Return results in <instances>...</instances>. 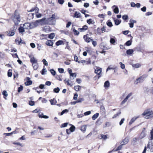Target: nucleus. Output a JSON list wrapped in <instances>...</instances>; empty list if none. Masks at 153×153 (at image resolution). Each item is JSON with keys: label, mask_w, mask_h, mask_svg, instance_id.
Returning <instances> with one entry per match:
<instances>
[{"label": "nucleus", "mask_w": 153, "mask_h": 153, "mask_svg": "<svg viewBox=\"0 0 153 153\" xmlns=\"http://www.w3.org/2000/svg\"><path fill=\"white\" fill-rule=\"evenodd\" d=\"M30 62L32 63L33 67L34 70H37L39 67V64L37 59L33 56L30 57Z\"/></svg>", "instance_id": "nucleus-3"}, {"label": "nucleus", "mask_w": 153, "mask_h": 153, "mask_svg": "<svg viewBox=\"0 0 153 153\" xmlns=\"http://www.w3.org/2000/svg\"><path fill=\"white\" fill-rule=\"evenodd\" d=\"M129 140V137H126L123 140V141L121 143V144L123 145L126 144L128 143Z\"/></svg>", "instance_id": "nucleus-8"}, {"label": "nucleus", "mask_w": 153, "mask_h": 153, "mask_svg": "<svg viewBox=\"0 0 153 153\" xmlns=\"http://www.w3.org/2000/svg\"><path fill=\"white\" fill-rule=\"evenodd\" d=\"M70 75L71 77H73V79H74V78H75L76 77V73H72V74H71V75ZM70 78L71 79H72L71 77H70Z\"/></svg>", "instance_id": "nucleus-41"}, {"label": "nucleus", "mask_w": 153, "mask_h": 153, "mask_svg": "<svg viewBox=\"0 0 153 153\" xmlns=\"http://www.w3.org/2000/svg\"><path fill=\"white\" fill-rule=\"evenodd\" d=\"M30 78L29 77H27L26 78L27 80V82H25V84L26 86L30 85L32 84V82L30 80Z\"/></svg>", "instance_id": "nucleus-9"}, {"label": "nucleus", "mask_w": 153, "mask_h": 153, "mask_svg": "<svg viewBox=\"0 0 153 153\" xmlns=\"http://www.w3.org/2000/svg\"><path fill=\"white\" fill-rule=\"evenodd\" d=\"M147 76L146 75H144L136 79L135 81V83L136 84H137L139 83L143 82L145 80Z\"/></svg>", "instance_id": "nucleus-6"}, {"label": "nucleus", "mask_w": 153, "mask_h": 153, "mask_svg": "<svg viewBox=\"0 0 153 153\" xmlns=\"http://www.w3.org/2000/svg\"><path fill=\"white\" fill-rule=\"evenodd\" d=\"M2 94L5 97H7L8 96L7 92L6 91H4L2 92Z\"/></svg>", "instance_id": "nucleus-47"}, {"label": "nucleus", "mask_w": 153, "mask_h": 153, "mask_svg": "<svg viewBox=\"0 0 153 153\" xmlns=\"http://www.w3.org/2000/svg\"><path fill=\"white\" fill-rule=\"evenodd\" d=\"M119 64L120 65V67L122 69H124L125 68V65L123 64L122 62H120Z\"/></svg>", "instance_id": "nucleus-48"}, {"label": "nucleus", "mask_w": 153, "mask_h": 153, "mask_svg": "<svg viewBox=\"0 0 153 153\" xmlns=\"http://www.w3.org/2000/svg\"><path fill=\"white\" fill-rule=\"evenodd\" d=\"M142 115L146 119L153 117V111L150 109L146 110L142 114Z\"/></svg>", "instance_id": "nucleus-2"}, {"label": "nucleus", "mask_w": 153, "mask_h": 153, "mask_svg": "<svg viewBox=\"0 0 153 153\" xmlns=\"http://www.w3.org/2000/svg\"><path fill=\"white\" fill-rule=\"evenodd\" d=\"M73 32L74 35H78L79 34V32L74 29H73Z\"/></svg>", "instance_id": "nucleus-44"}, {"label": "nucleus", "mask_w": 153, "mask_h": 153, "mask_svg": "<svg viewBox=\"0 0 153 153\" xmlns=\"http://www.w3.org/2000/svg\"><path fill=\"white\" fill-rule=\"evenodd\" d=\"M24 29H25L24 27H20L19 28V30L20 32V33H22L23 32H24L25 31Z\"/></svg>", "instance_id": "nucleus-37"}, {"label": "nucleus", "mask_w": 153, "mask_h": 153, "mask_svg": "<svg viewBox=\"0 0 153 153\" xmlns=\"http://www.w3.org/2000/svg\"><path fill=\"white\" fill-rule=\"evenodd\" d=\"M110 42L111 44H112L113 45H114L116 41L113 38H111Z\"/></svg>", "instance_id": "nucleus-35"}, {"label": "nucleus", "mask_w": 153, "mask_h": 153, "mask_svg": "<svg viewBox=\"0 0 153 153\" xmlns=\"http://www.w3.org/2000/svg\"><path fill=\"white\" fill-rule=\"evenodd\" d=\"M60 90V88L59 87L53 89V92L56 93H58Z\"/></svg>", "instance_id": "nucleus-39"}, {"label": "nucleus", "mask_w": 153, "mask_h": 153, "mask_svg": "<svg viewBox=\"0 0 153 153\" xmlns=\"http://www.w3.org/2000/svg\"><path fill=\"white\" fill-rule=\"evenodd\" d=\"M139 117V116L137 117H134L131 119L130 122H129V125H131L137 118Z\"/></svg>", "instance_id": "nucleus-18"}, {"label": "nucleus", "mask_w": 153, "mask_h": 153, "mask_svg": "<svg viewBox=\"0 0 153 153\" xmlns=\"http://www.w3.org/2000/svg\"><path fill=\"white\" fill-rule=\"evenodd\" d=\"M12 70H9L7 73V75L8 77H11L12 76V73L11 72Z\"/></svg>", "instance_id": "nucleus-45"}, {"label": "nucleus", "mask_w": 153, "mask_h": 153, "mask_svg": "<svg viewBox=\"0 0 153 153\" xmlns=\"http://www.w3.org/2000/svg\"><path fill=\"white\" fill-rule=\"evenodd\" d=\"M125 120V119L123 118L121 119V121H120L119 124L120 126H121L123 123H124V121Z\"/></svg>", "instance_id": "nucleus-64"}, {"label": "nucleus", "mask_w": 153, "mask_h": 153, "mask_svg": "<svg viewBox=\"0 0 153 153\" xmlns=\"http://www.w3.org/2000/svg\"><path fill=\"white\" fill-rule=\"evenodd\" d=\"M42 62L43 63V64L46 66H48V62L46 61V59H42Z\"/></svg>", "instance_id": "nucleus-38"}, {"label": "nucleus", "mask_w": 153, "mask_h": 153, "mask_svg": "<svg viewBox=\"0 0 153 153\" xmlns=\"http://www.w3.org/2000/svg\"><path fill=\"white\" fill-rule=\"evenodd\" d=\"M30 24L29 23H26L23 25L24 28L25 29H30Z\"/></svg>", "instance_id": "nucleus-16"}, {"label": "nucleus", "mask_w": 153, "mask_h": 153, "mask_svg": "<svg viewBox=\"0 0 153 153\" xmlns=\"http://www.w3.org/2000/svg\"><path fill=\"white\" fill-rule=\"evenodd\" d=\"M100 48H103L105 50H108L110 48L107 47L105 46H102V45H100Z\"/></svg>", "instance_id": "nucleus-50"}, {"label": "nucleus", "mask_w": 153, "mask_h": 153, "mask_svg": "<svg viewBox=\"0 0 153 153\" xmlns=\"http://www.w3.org/2000/svg\"><path fill=\"white\" fill-rule=\"evenodd\" d=\"M128 18V16L127 15H124L122 16V19L124 20H126Z\"/></svg>", "instance_id": "nucleus-55"}, {"label": "nucleus", "mask_w": 153, "mask_h": 153, "mask_svg": "<svg viewBox=\"0 0 153 153\" xmlns=\"http://www.w3.org/2000/svg\"><path fill=\"white\" fill-rule=\"evenodd\" d=\"M84 100L82 98H79L78 100L76 101L77 103H80Z\"/></svg>", "instance_id": "nucleus-51"}, {"label": "nucleus", "mask_w": 153, "mask_h": 153, "mask_svg": "<svg viewBox=\"0 0 153 153\" xmlns=\"http://www.w3.org/2000/svg\"><path fill=\"white\" fill-rule=\"evenodd\" d=\"M120 114H121V112H119L118 113L115 114L114 115L112 118L113 119L116 118Z\"/></svg>", "instance_id": "nucleus-61"}, {"label": "nucleus", "mask_w": 153, "mask_h": 153, "mask_svg": "<svg viewBox=\"0 0 153 153\" xmlns=\"http://www.w3.org/2000/svg\"><path fill=\"white\" fill-rule=\"evenodd\" d=\"M39 10V9L37 7L32 8L30 10L28 11V12H32L35 11V15L37 18H39L42 16L41 13H38Z\"/></svg>", "instance_id": "nucleus-5"}, {"label": "nucleus", "mask_w": 153, "mask_h": 153, "mask_svg": "<svg viewBox=\"0 0 153 153\" xmlns=\"http://www.w3.org/2000/svg\"><path fill=\"white\" fill-rule=\"evenodd\" d=\"M59 72L60 73H62L64 71V70L62 68H59L58 69Z\"/></svg>", "instance_id": "nucleus-59"}, {"label": "nucleus", "mask_w": 153, "mask_h": 153, "mask_svg": "<svg viewBox=\"0 0 153 153\" xmlns=\"http://www.w3.org/2000/svg\"><path fill=\"white\" fill-rule=\"evenodd\" d=\"M107 25L110 27L112 26L113 25L112 22H111L109 21L107 23Z\"/></svg>", "instance_id": "nucleus-56"}, {"label": "nucleus", "mask_w": 153, "mask_h": 153, "mask_svg": "<svg viewBox=\"0 0 153 153\" xmlns=\"http://www.w3.org/2000/svg\"><path fill=\"white\" fill-rule=\"evenodd\" d=\"M110 85V83L109 81H106L104 83V86L106 89L109 87Z\"/></svg>", "instance_id": "nucleus-23"}, {"label": "nucleus", "mask_w": 153, "mask_h": 153, "mask_svg": "<svg viewBox=\"0 0 153 153\" xmlns=\"http://www.w3.org/2000/svg\"><path fill=\"white\" fill-rule=\"evenodd\" d=\"M98 138L100 139H103L104 140H105L107 139L108 137L107 136V135H104L102 134L98 136Z\"/></svg>", "instance_id": "nucleus-19"}, {"label": "nucleus", "mask_w": 153, "mask_h": 153, "mask_svg": "<svg viewBox=\"0 0 153 153\" xmlns=\"http://www.w3.org/2000/svg\"><path fill=\"white\" fill-rule=\"evenodd\" d=\"M132 39H131L130 40L127 41L125 43V45L127 46H129L131 45V43L132 42Z\"/></svg>", "instance_id": "nucleus-32"}, {"label": "nucleus", "mask_w": 153, "mask_h": 153, "mask_svg": "<svg viewBox=\"0 0 153 153\" xmlns=\"http://www.w3.org/2000/svg\"><path fill=\"white\" fill-rule=\"evenodd\" d=\"M138 143V139L135 137L133 138L131 142V144L133 145H135Z\"/></svg>", "instance_id": "nucleus-15"}, {"label": "nucleus", "mask_w": 153, "mask_h": 153, "mask_svg": "<svg viewBox=\"0 0 153 153\" xmlns=\"http://www.w3.org/2000/svg\"><path fill=\"white\" fill-rule=\"evenodd\" d=\"M87 126L84 125L82 126L81 127V130L83 132H85L86 130Z\"/></svg>", "instance_id": "nucleus-26"}, {"label": "nucleus", "mask_w": 153, "mask_h": 153, "mask_svg": "<svg viewBox=\"0 0 153 153\" xmlns=\"http://www.w3.org/2000/svg\"><path fill=\"white\" fill-rule=\"evenodd\" d=\"M74 17L79 18L81 17V14L79 12L76 11L75 12Z\"/></svg>", "instance_id": "nucleus-17"}, {"label": "nucleus", "mask_w": 153, "mask_h": 153, "mask_svg": "<svg viewBox=\"0 0 153 153\" xmlns=\"http://www.w3.org/2000/svg\"><path fill=\"white\" fill-rule=\"evenodd\" d=\"M68 112V110L67 109H65V110H64L61 113L60 115H62L65 113Z\"/></svg>", "instance_id": "nucleus-43"}, {"label": "nucleus", "mask_w": 153, "mask_h": 153, "mask_svg": "<svg viewBox=\"0 0 153 153\" xmlns=\"http://www.w3.org/2000/svg\"><path fill=\"white\" fill-rule=\"evenodd\" d=\"M55 15L53 14L50 18H49L47 20L45 18V20L43 21V22L42 24H45L46 23H48L50 25H54L55 23Z\"/></svg>", "instance_id": "nucleus-4"}, {"label": "nucleus", "mask_w": 153, "mask_h": 153, "mask_svg": "<svg viewBox=\"0 0 153 153\" xmlns=\"http://www.w3.org/2000/svg\"><path fill=\"white\" fill-rule=\"evenodd\" d=\"M83 38L85 41L88 43L93 41V39L91 38L88 37L87 35H84L83 36Z\"/></svg>", "instance_id": "nucleus-10"}, {"label": "nucleus", "mask_w": 153, "mask_h": 153, "mask_svg": "<svg viewBox=\"0 0 153 153\" xmlns=\"http://www.w3.org/2000/svg\"><path fill=\"white\" fill-rule=\"evenodd\" d=\"M23 87L22 85H20V87H19L18 88V91L19 92H20L22 91L23 90Z\"/></svg>", "instance_id": "nucleus-46"}, {"label": "nucleus", "mask_w": 153, "mask_h": 153, "mask_svg": "<svg viewBox=\"0 0 153 153\" xmlns=\"http://www.w3.org/2000/svg\"><path fill=\"white\" fill-rule=\"evenodd\" d=\"M81 88L82 87L79 85L75 86L74 88V90L77 91H78L80 90Z\"/></svg>", "instance_id": "nucleus-28"}, {"label": "nucleus", "mask_w": 153, "mask_h": 153, "mask_svg": "<svg viewBox=\"0 0 153 153\" xmlns=\"http://www.w3.org/2000/svg\"><path fill=\"white\" fill-rule=\"evenodd\" d=\"M75 127L72 125L70 128V131L71 132H73L75 130Z\"/></svg>", "instance_id": "nucleus-42"}, {"label": "nucleus", "mask_w": 153, "mask_h": 153, "mask_svg": "<svg viewBox=\"0 0 153 153\" xmlns=\"http://www.w3.org/2000/svg\"><path fill=\"white\" fill-rule=\"evenodd\" d=\"M133 67L135 68H138L141 67V65L139 63L133 64H132Z\"/></svg>", "instance_id": "nucleus-30"}, {"label": "nucleus", "mask_w": 153, "mask_h": 153, "mask_svg": "<svg viewBox=\"0 0 153 153\" xmlns=\"http://www.w3.org/2000/svg\"><path fill=\"white\" fill-rule=\"evenodd\" d=\"M102 71V69L99 67H97L95 69V73L99 75L101 74Z\"/></svg>", "instance_id": "nucleus-12"}, {"label": "nucleus", "mask_w": 153, "mask_h": 153, "mask_svg": "<svg viewBox=\"0 0 153 153\" xmlns=\"http://www.w3.org/2000/svg\"><path fill=\"white\" fill-rule=\"evenodd\" d=\"M11 18L16 25L19 23L21 21L20 16L17 10H15L14 13L11 16Z\"/></svg>", "instance_id": "nucleus-1"}, {"label": "nucleus", "mask_w": 153, "mask_h": 153, "mask_svg": "<svg viewBox=\"0 0 153 153\" xmlns=\"http://www.w3.org/2000/svg\"><path fill=\"white\" fill-rule=\"evenodd\" d=\"M51 73L53 76H55L56 74V72L53 69H51L50 71Z\"/></svg>", "instance_id": "nucleus-54"}, {"label": "nucleus", "mask_w": 153, "mask_h": 153, "mask_svg": "<svg viewBox=\"0 0 153 153\" xmlns=\"http://www.w3.org/2000/svg\"><path fill=\"white\" fill-rule=\"evenodd\" d=\"M68 123H65L62 124L61 125V127L64 128L66 127L68 125Z\"/></svg>", "instance_id": "nucleus-57"}, {"label": "nucleus", "mask_w": 153, "mask_h": 153, "mask_svg": "<svg viewBox=\"0 0 153 153\" xmlns=\"http://www.w3.org/2000/svg\"><path fill=\"white\" fill-rule=\"evenodd\" d=\"M67 83V85H70L71 86H72L73 84L71 81L69 80H68V81L66 82Z\"/></svg>", "instance_id": "nucleus-49"}, {"label": "nucleus", "mask_w": 153, "mask_h": 153, "mask_svg": "<svg viewBox=\"0 0 153 153\" xmlns=\"http://www.w3.org/2000/svg\"><path fill=\"white\" fill-rule=\"evenodd\" d=\"M30 29H32V28L35 27L33 22H31V23H30Z\"/></svg>", "instance_id": "nucleus-63"}, {"label": "nucleus", "mask_w": 153, "mask_h": 153, "mask_svg": "<svg viewBox=\"0 0 153 153\" xmlns=\"http://www.w3.org/2000/svg\"><path fill=\"white\" fill-rule=\"evenodd\" d=\"M53 43L51 40H48L46 42V44L48 46H53Z\"/></svg>", "instance_id": "nucleus-21"}, {"label": "nucleus", "mask_w": 153, "mask_h": 153, "mask_svg": "<svg viewBox=\"0 0 153 153\" xmlns=\"http://www.w3.org/2000/svg\"><path fill=\"white\" fill-rule=\"evenodd\" d=\"M129 22V27L131 28L133 27L134 23H136L137 22L136 21L132 19H130Z\"/></svg>", "instance_id": "nucleus-13"}, {"label": "nucleus", "mask_w": 153, "mask_h": 153, "mask_svg": "<svg viewBox=\"0 0 153 153\" xmlns=\"http://www.w3.org/2000/svg\"><path fill=\"white\" fill-rule=\"evenodd\" d=\"M147 148H149L151 152H153V143H149Z\"/></svg>", "instance_id": "nucleus-14"}, {"label": "nucleus", "mask_w": 153, "mask_h": 153, "mask_svg": "<svg viewBox=\"0 0 153 153\" xmlns=\"http://www.w3.org/2000/svg\"><path fill=\"white\" fill-rule=\"evenodd\" d=\"M47 72L46 69L45 68H43L42 71H41V74L42 75H44L45 74V73Z\"/></svg>", "instance_id": "nucleus-52"}, {"label": "nucleus", "mask_w": 153, "mask_h": 153, "mask_svg": "<svg viewBox=\"0 0 153 153\" xmlns=\"http://www.w3.org/2000/svg\"><path fill=\"white\" fill-rule=\"evenodd\" d=\"M114 22L115 24L116 25H117L120 23L121 22V21L117 19L114 20Z\"/></svg>", "instance_id": "nucleus-36"}, {"label": "nucleus", "mask_w": 153, "mask_h": 153, "mask_svg": "<svg viewBox=\"0 0 153 153\" xmlns=\"http://www.w3.org/2000/svg\"><path fill=\"white\" fill-rule=\"evenodd\" d=\"M123 146V145H122L121 144L119 146L116 150H114V149H113L111 151H110L108 153H111L113 151H117L118 150H120L122 148V146Z\"/></svg>", "instance_id": "nucleus-24"}, {"label": "nucleus", "mask_w": 153, "mask_h": 153, "mask_svg": "<svg viewBox=\"0 0 153 153\" xmlns=\"http://www.w3.org/2000/svg\"><path fill=\"white\" fill-rule=\"evenodd\" d=\"M87 22L89 25L93 24L94 23V22L91 19L87 20Z\"/></svg>", "instance_id": "nucleus-31"}, {"label": "nucleus", "mask_w": 153, "mask_h": 153, "mask_svg": "<svg viewBox=\"0 0 153 153\" xmlns=\"http://www.w3.org/2000/svg\"><path fill=\"white\" fill-rule=\"evenodd\" d=\"M45 20V19H42L36 20L35 22H33V23L34 24V26L35 27H36L39 24V23H40L41 25H42V24L43 22V21Z\"/></svg>", "instance_id": "nucleus-7"}, {"label": "nucleus", "mask_w": 153, "mask_h": 153, "mask_svg": "<svg viewBox=\"0 0 153 153\" xmlns=\"http://www.w3.org/2000/svg\"><path fill=\"white\" fill-rule=\"evenodd\" d=\"M99 114L98 113H97L95 114H94L92 117V119L94 120L96 119L98 117Z\"/></svg>", "instance_id": "nucleus-33"}, {"label": "nucleus", "mask_w": 153, "mask_h": 153, "mask_svg": "<svg viewBox=\"0 0 153 153\" xmlns=\"http://www.w3.org/2000/svg\"><path fill=\"white\" fill-rule=\"evenodd\" d=\"M114 69L115 68L114 67H112L111 66H109L107 68L106 71H107L110 70H114Z\"/></svg>", "instance_id": "nucleus-60"}, {"label": "nucleus", "mask_w": 153, "mask_h": 153, "mask_svg": "<svg viewBox=\"0 0 153 153\" xmlns=\"http://www.w3.org/2000/svg\"><path fill=\"white\" fill-rule=\"evenodd\" d=\"M58 3L62 5L64 2V0H58Z\"/></svg>", "instance_id": "nucleus-58"}, {"label": "nucleus", "mask_w": 153, "mask_h": 153, "mask_svg": "<svg viewBox=\"0 0 153 153\" xmlns=\"http://www.w3.org/2000/svg\"><path fill=\"white\" fill-rule=\"evenodd\" d=\"M128 99L126 98L124 100L122 101L121 103V104L123 105L127 101Z\"/></svg>", "instance_id": "nucleus-62"}, {"label": "nucleus", "mask_w": 153, "mask_h": 153, "mask_svg": "<svg viewBox=\"0 0 153 153\" xmlns=\"http://www.w3.org/2000/svg\"><path fill=\"white\" fill-rule=\"evenodd\" d=\"M88 28V27L87 26L85 25L83 26L82 28H79L78 30L82 32L85 30H86Z\"/></svg>", "instance_id": "nucleus-20"}, {"label": "nucleus", "mask_w": 153, "mask_h": 153, "mask_svg": "<svg viewBox=\"0 0 153 153\" xmlns=\"http://www.w3.org/2000/svg\"><path fill=\"white\" fill-rule=\"evenodd\" d=\"M134 50L132 49H129L127 50L126 53L128 55H131L134 52Z\"/></svg>", "instance_id": "nucleus-25"}, {"label": "nucleus", "mask_w": 153, "mask_h": 153, "mask_svg": "<svg viewBox=\"0 0 153 153\" xmlns=\"http://www.w3.org/2000/svg\"><path fill=\"white\" fill-rule=\"evenodd\" d=\"M63 43V41L62 40H59L56 43V45L57 46H59L62 44Z\"/></svg>", "instance_id": "nucleus-34"}, {"label": "nucleus", "mask_w": 153, "mask_h": 153, "mask_svg": "<svg viewBox=\"0 0 153 153\" xmlns=\"http://www.w3.org/2000/svg\"><path fill=\"white\" fill-rule=\"evenodd\" d=\"M55 34L54 33H51L49 34L48 36V37L51 39H53L55 36Z\"/></svg>", "instance_id": "nucleus-40"}, {"label": "nucleus", "mask_w": 153, "mask_h": 153, "mask_svg": "<svg viewBox=\"0 0 153 153\" xmlns=\"http://www.w3.org/2000/svg\"><path fill=\"white\" fill-rule=\"evenodd\" d=\"M50 101L51 105H55L57 103V101L55 99L50 100Z\"/></svg>", "instance_id": "nucleus-27"}, {"label": "nucleus", "mask_w": 153, "mask_h": 153, "mask_svg": "<svg viewBox=\"0 0 153 153\" xmlns=\"http://www.w3.org/2000/svg\"><path fill=\"white\" fill-rule=\"evenodd\" d=\"M39 116L40 118H44L45 119H48L49 118L48 116L43 115V114L42 113H39Z\"/></svg>", "instance_id": "nucleus-22"}, {"label": "nucleus", "mask_w": 153, "mask_h": 153, "mask_svg": "<svg viewBox=\"0 0 153 153\" xmlns=\"http://www.w3.org/2000/svg\"><path fill=\"white\" fill-rule=\"evenodd\" d=\"M150 134H151L150 139L151 140H152L153 139V128L151 131Z\"/></svg>", "instance_id": "nucleus-53"}, {"label": "nucleus", "mask_w": 153, "mask_h": 153, "mask_svg": "<svg viewBox=\"0 0 153 153\" xmlns=\"http://www.w3.org/2000/svg\"><path fill=\"white\" fill-rule=\"evenodd\" d=\"M112 8L113 9V11L114 13L116 14H117L119 12L118 7L116 5H113L112 6Z\"/></svg>", "instance_id": "nucleus-11"}, {"label": "nucleus", "mask_w": 153, "mask_h": 153, "mask_svg": "<svg viewBox=\"0 0 153 153\" xmlns=\"http://www.w3.org/2000/svg\"><path fill=\"white\" fill-rule=\"evenodd\" d=\"M43 30L47 33H48L50 31V28L49 26H45Z\"/></svg>", "instance_id": "nucleus-29"}]
</instances>
